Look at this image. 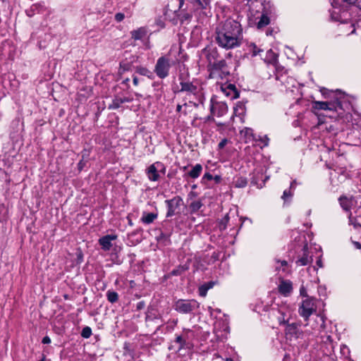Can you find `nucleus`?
<instances>
[{"label": "nucleus", "mask_w": 361, "mask_h": 361, "mask_svg": "<svg viewBox=\"0 0 361 361\" xmlns=\"http://www.w3.org/2000/svg\"><path fill=\"white\" fill-rule=\"evenodd\" d=\"M216 42L226 50L239 47L243 41V28L239 22L229 18L216 29Z\"/></svg>", "instance_id": "f257e3e1"}, {"label": "nucleus", "mask_w": 361, "mask_h": 361, "mask_svg": "<svg viewBox=\"0 0 361 361\" xmlns=\"http://www.w3.org/2000/svg\"><path fill=\"white\" fill-rule=\"evenodd\" d=\"M180 89L178 92L186 93L184 101H188L189 104L196 108H197L200 104L204 103V96L201 86L189 80H180Z\"/></svg>", "instance_id": "f03ea898"}, {"label": "nucleus", "mask_w": 361, "mask_h": 361, "mask_svg": "<svg viewBox=\"0 0 361 361\" xmlns=\"http://www.w3.org/2000/svg\"><path fill=\"white\" fill-rule=\"evenodd\" d=\"M207 68L209 72V78L223 80L230 75L227 63L224 59H221L210 66H207Z\"/></svg>", "instance_id": "7ed1b4c3"}, {"label": "nucleus", "mask_w": 361, "mask_h": 361, "mask_svg": "<svg viewBox=\"0 0 361 361\" xmlns=\"http://www.w3.org/2000/svg\"><path fill=\"white\" fill-rule=\"evenodd\" d=\"M200 305V302L194 299H178L174 302L173 308L180 314H194L199 309Z\"/></svg>", "instance_id": "20e7f679"}, {"label": "nucleus", "mask_w": 361, "mask_h": 361, "mask_svg": "<svg viewBox=\"0 0 361 361\" xmlns=\"http://www.w3.org/2000/svg\"><path fill=\"white\" fill-rule=\"evenodd\" d=\"M172 64L173 62L168 56H161L157 61L154 72L159 78L164 79L169 75Z\"/></svg>", "instance_id": "39448f33"}, {"label": "nucleus", "mask_w": 361, "mask_h": 361, "mask_svg": "<svg viewBox=\"0 0 361 361\" xmlns=\"http://www.w3.org/2000/svg\"><path fill=\"white\" fill-rule=\"evenodd\" d=\"M166 171V168L163 163L156 161L147 167L146 174L150 181H158L160 179V174L164 175Z\"/></svg>", "instance_id": "423d86ee"}, {"label": "nucleus", "mask_w": 361, "mask_h": 361, "mask_svg": "<svg viewBox=\"0 0 361 361\" xmlns=\"http://www.w3.org/2000/svg\"><path fill=\"white\" fill-rule=\"evenodd\" d=\"M312 107L317 110H329L336 112L343 109L342 103L338 98L330 102L314 101L312 103Z\"/></svg>", "instance_id": "0eeeda50"}, {"label": "nucleus", "mask_w": 361, "mask_h": 361, "mask_svg": "<svg viewBox=\"0 0 361 361\" xmlns=\"http://www.w3.org/2000/svg\"><path fill=\"white\" fill-rule=\"evenodd\" d=\"M315 300L312 298H307L304 300L299 307V314L307 320L309 317L316 312Z\"/></svg>", "instance_id": "6e6552de"}, {"label": "nucleus", "mask_w": 361, "mask_h": 361, "mask_svg": "<svg viewBox=\"0 0 361 361\" xmlns=\"http://www.w3.org/2000/svg\"><path fill=\"white\" fill-rule=\"evenodd\" d=\"M299 326L300 325L296 323L287 324L285 329L286 338L293 341L302 338L303 332Z\"/></svg>", "instance_id": "1a4fd4ad"}, {"label": "nucleus", "mask_w": 361, "mask_h": 361, "mask_svg": "<svg viewBox=\"0 0 361 361\" xmlns=\"http://www.w3.org/2000/svg\"><path fill=\"white\" fill-rule=\"evenodd\" d=\"M165 203L167 207L166 217H171L178 213L176 209L183 204V200L180 196H176L165 200Z\"/></svg>", "instance_id": "9d476101"}, {"label": "nucleus", "mask_w": 361, "mask_h": 361, "mask_svg": "<svg viewBox=\"0 0 361 361\" xmlns=\"http://www.w3.org/2000/svg\"><path fill=\"white\" fill-rule=\"evenodd\" d=\"M202 54L207 60V66H210L221 59L219 51L216 47H205L202 50Z\"/></svg>", "instance_id": "9b49d317"}, {"label": "nucleus", "mask_w": 361, "mask_h": 361, "mask_svg": "<svg viewBox=\"0 0 361 361\" xmlns=\"http://www.w3.org/2000/svg\"><path fill=\"white\" fill-rule=\"evenodd\" d=\"M44 12H47L50 14L51 11L49 8L46 6L43 1L34 4L29 8L25 10L26 15L30 18L34 16L36 13H42Z\"/></svg>", "instance_id": "f8f14e48"}, {"label": "nucleus", "mask_w": 361, "mask_h": 361, "mask_svg": "<svg viewBox=\"0 0 361 361\" xmlns=\"http://www.w3.org/2000/svg\"><path fill=\"white\" fill-rule=\"evenodd\" d=\"M210 109L213 115L221 117L227 113L228 106L225 102H213V99H211Z\"/></svg>", "instance_id": "ddd939ff"}, {"label": "nucleus", "mask_w": 361, "mask_h": 361, "mask_svg": "<svg viewBox=\"0 0 361 361\" xmlns=\"http://www.w3.org/2000/svg\"><path fill=\"white\" fill-rule=\"evenodd\" d=\"M270 314L272 316H276L279 324L280 325L281 324H286L290 317V312L286 307H281L279 310H275L274 308H272V310L270 312Z\"/></svg>", "instance_id": "4468645a"}, {"label": "nucleus", "mask_w": 361, "mask_h": 361, "mask_svg": "<svg viewBox=\"0 0 361 361\" xmlns=\"http://www.w3.org/2000/svg\"><path fill=\"white\" fill-rule=\"evenodd\" d=\"M222 92L231 99H237L239 97V92L234 84L226 82L221 85Z\"/></svg>", "instance_id": "2eb2a0df"}, {"label": "nucleus", "mask_w": 361, "mask_h": 361, "mask_svg": "<svg viewBox=\"0 0 361 361\" xmlns=\"http://www.w3.org/2000/svg\"><path fill=\"white\" fill-rule=\"evenodd\" d=\"M117 239L116 235H106L100 238L98 240L99 245L104 251H109L112 247V240Z\"/></svg>", "instance_id": "dca6fc26"}, {"label": "nucleus", "mask_w": 361, "mask_h": 361, "mask_svg": "<svg viewBox=\"0 0 361 361\" xmlns=\"http://www.w3.org/2000/svg\"><path fill=\"white\" fill-rule=\"evenodd\" d=\"M279 292L283 296H289L293 291V284L289 280H281L279 286Z\"/></svg>", "instance_id": "f3484780"}, {"label": "nucleus", "mask_w": 361, "mask_h": 361, "mask_svg": "<svg viewBox=\"0 0 361 361\" xmlns=\"http://www.w3.org/2000/svg\"><path fill=\"white\" fill-rule=\"evenodd\" d=\"M133 101V98L130 97H115V98L112 100L111 103L109 105V109H117L121 106V105L126 102H131Z\"/></svg>", "instance_id": "a211bd4d"}, {"label": "nucleus", "mask_w": 361, "mask_h": 361, "mask_svg": "<svg viewBox=\"0 0 361 361\" xmlns=\"http://www.w3.org/2000/svg\"><path fill=\"white\" fill-rule=\"evenodd\" d=\"M157 217H158L157 212L148 213L146 212H143L142 217L140 219V221L145 225H149V224L153 223L154 221L157 219Z\"/></svg>", "instance_id": "6ab92c4d"}, {"label": "nucleus", "mask_w": 361, "mask_h": 361, "mask_svg": "<svg viewBox=\"0 0 361 361\" xmlns=\"http://www.w3.org/2000/svg\"><path fill=\"white\" fill-rule=\"evenodd\" d=\"M190 334H192V332L190 329H185L183 335L176 336L175 342L179 344L180 349L186 347V338H188Z\"/></svg>", "instance_id": "aec40b11"}, {"label": "nucleus", "mask_w": 361, "mask_h": 361, "mask_svg": "<svg viewBox=\"0 0 361 361\" xmlns=\"http://www.w3.org/2000/svg\"><path fill=\"white\" fill-rule=\"evenodd\" d=\"M312 257H309V254L307 250L304 248L303 255L300 257L297 261L296 264L298 266H305L309 263L312 262Z\"/></svg>", "instance_id": "412c9836"}, {"label": "nucleus", "mask_w": 361, "mask_h": 361, "mask_svg": "<svg viewBox=\"0 0 361 361\" xmlns=\"http://www.w3.org/2000/svg\"><path fill=\"white\" fill-rule=\"evenodd\" d=\"M341 207L345 211H350L353 205V199L346 196H341L338 199Z\"/></svg>", "instance_id": "4be33fe9"}, {"label": "nucleus", "mask_w": 361, "mask_h": 361, "mask_svg": "<svg viewBox=\"0 0 361 361\" xmlns=\"http://www.w3.org/2000/svg\"><path fill=\"white\" fill-rule=\"evenodd\" d=\"M202 171V166L200 164H195L192 169L188 173V176L192 178H197Z\"/></svg>", "instance_id": "5701e85b"}, {"label": "nucleus", "mask_w": 361, "mask_h": 361, "mask_svg": "<svg viewBox=\"0 0 361 361\" xmlns=\"http://www.w3.org/2000/svg\"><path fill=\"white\" fill-rule=\"evenodd\" d=\"M214 284L215 283L214 281H209L200 286L198 288L199 295L201 297H205L207 295V291L212 288Z\"/></svg>", "instance_id": "b1692460"}, {"label": "nucleus", "mask_w": 361, "mask_h": 361, "mask_svg": "<svg viewBox=\"0 0 361 361\" xmlns=\"http://www.w3.org/2000/svg\"><path fill=\"white\" fill-rule=\"evenodd\" d=\"M232 184L235 188H243L247 185V180L245 177L235 176L233 178Z\"/></svg>", "instance_id": "393cba45"}, {"label": "nucleus", "mask_w": 361, "mask_h": 361, "mask_svg": "<svg viewBox=\"0 0 361 361\" xmlns=\"http://www.w3.org/2000/svg\"><path fill=\"white\" fill-rule=\"evenodd\" d=\"M146 35L147 30L142 27L131 32V37L135 40L142 39Z\"/></svg>", "instance_id": "a878e982"}, {"label": "nucleus", "mask_w": 361, "mask_h": 361, "mask_svg": "<svg viewBox=\"0 0 361 361\" xmlns=\"http://www.w3.org/2000/svg\"><path fill=\"white\" fill-rule=\"evenodd\" d=\"M245 113V106L243 103L239 102L233 107V116H243Z\"/></svg>", "instance_id": "bb28decb"}, {"label": "nucleus", "mask_w": 361, "mask_h": 361, "mask_svg": "<svg viewBox=\"0 0 361 361\" xmlns=\"http://www.w3.org/2000/svg\"><path fill=\"white\" fill-rule=\"evenodd\" d=\"M295 185V181L294 180L291 183L289 189L285 190L283 191L281 198L283 200L284 202H288L290 201L291 197L293 196L292 190L294 189Z\"/></svg>", "instance_id": "cd10ccee"}, {"label": "nucleus", "mask_w": 361, "mask_h": 361, "mask_svg": "<svg viewBox=\"0 0 361 361\" xmlns=\"http://www.w3.org/2000/svg\"><path fill=\"white\" fill-rule=\"evenodd\" d=\"M135 73H138L140 75L146 76L148 78H152L153 76V73L150 71L147 68L137 66L135 68Z\"/></svg>", "instance_id": "c85d7f7f"}, {"label": "nucleus", "mask_w": 361, "mask_h": 361, "mask_svg": "<svg viewBox=\"0 0 361 361\" xmlns=\"http://www.w3.org/2000/svg\"><path fill=\"white\" fill-rule=\"evenodd\" d=\"M270 23V18L269 17L265 14H262L259 21L257 23V28L258 30H261L265 26L268 25Z\"/></svg>", "instance_id": "c756f323"}, {"label": "nucleus", "mask_w": 361, "mask_h": 361, "mask_svg": "<svg viewBox=\"0 0 361 361\" xmlns=\"http://www.w3.org/2000/svg\"><path fill=\"white\" fill-rule=\"evenodd\" d=\"M240 134L248 139H252L253 140H257V137H255L254 135L253 130L250 128H244L240 130Z\"/></svg>", "instance_id": "7c9ffc66"}, {"label": "nucleus", "mask_w": 361, "mask_h": 361, "mask_svg": "<svg viewBox=\"0 0 361 361\" xmlns=\"http://www.w3.org/2000/svg\"><path fill=\"white\" fill-rule=\"evenodd\" d=\"M188 269V265H180L173 270L171 271V274L172 276H180L183 274L186 270Z\"/></svg>", "instance_id": "2f4dec72"}, {"label": "nucleus", "mask_w": 361, "mask_h": 361, "mask_svg": "<svg viewBox=\"0 0 361 361\" xmlns=\"http://www.w3.org/2000/svg\"><path fill=\"white\" fill-rule=\"evenodd\" d=\"M106 298L109 302L114 303L118 300V295L116 292L109 290L106 292Z\"/></svg>", "instance_id": "473e14b6"}, {"label": "nucleus", "mask_w": 361, "mask_h": 361, "mask_svg": "<svg viewBox=\"0 0 361 361\" xmlns=\"http://www.w3.org/2000/svg\"><path fill=\"white\" fill-rule=\"evenodd\" d=\"M202 206V203L200 200L193 201L190 204V209L192 213L197 212Z\"/></svg>", "instance_id": "72a5a7b5"}, {"label": "nucleus", "mask_w": 361, "mask_h": 361, "mask_svg": "<svg viewBox=\"0 0 361 361\" xmlns=\"http://www.w3.org/2000/svg\"><path fill=\"white\" fill-rule=\"evenodd\" d=\"M348 219L349 224L353 225L355 228L358 229L361 228V223L359 222L357 218L353 217L351 213L350 214Z\"/></svg>", "instance_id": "f704fd0d"}, {"label": "nucleus", "mask_w": 361, "mask_h": 361, "mask_svg": "<svg viewBox=\"0 0 361 361\" xmlns=\"http://www.w3.org/2000/svg\"><path fill=\"white\" fill-rule=\"evenodd\" d=\"M190 3H191L193 6H197V8L204 9L206 8V6L207 4V2H202L201 0H187Z\"/></svg>", "instance_id": "c9c22d12"}, {"label": "nucleus", "mask_w": 361, "mask_h": 361, "mask_svg": "<svg viewBox=\"0 0 361 361\" xmlns=\"http://www.w3.org/2000/svg\"><path fill=\"white\" fill-rule=\"evenodd\" d=\"M92 335V329L89 326H85L82 329L81 331V336L85 338H88Z\"/></svg>", "instance_id": "e433bc0d"}, {"label": "nucleus", "mask_w": 361, "mask_h": 361, "mask_svg": "<svg viewBox=\"0 0 361 361\" xmlns=\"http://www.w3.org/2000/svg\"><path fill=\"white\" fill-rule=\"evenodd\" d=\"M255 140L260 141L263 144V145L261 147H264L268 146L269 139L267 137V135H264V136H258V138H257V140Z\"/></svg>", "instance_id": "4c0bfd02"}, {"label": "nucleus", "mask_w": 361, "mask_h": 361, "mask_svg": "<svg viewBox=\"0 0 361 361\" xmlns=\"http://www.w3.org/2000/svg\"><path fill=\"white\" fill-rule=\"evenodd\" d=\"M250 47L252 56H255L262 51V50L259 49L255 44H252Z\"/></svg>", "instance_id": "58836bf2"}, {"label": "nucleus", "mask_w": 361, "mask_h": 361, "mask_svg": "<svg viewBox=\"0 0 361 361\" xmlns=\"http://www.w3.org/2000/svg\"><path fill=\"white\" fill-rule=\"evenodd\" d=\"M190 106H192V104H189L188 102H185L183 104H178L176 106V112L183 114V108H188Z\"/></svg>", "instance_id": "ea45409f"}, {"label": "nucleus", "mask_w": 361, "mask_h": 361, "mask_svg": "<svg viewBox=\"0 0 361 361\" xmlns=\"http://www.w3.org/2000/svg\"><path fill=\"white\" fill-rule=\"evenodd\" d=\"M213 180V176L210 173H205L202 178L201 183L207 184V181Z\"/></svg>", "instance_id": "a19ab883"}, {"label": "nucleus", "mask_w": 361, "mask_h": 361, "mask_svg": "<svg viewBox=\"0 0 361 361\" xmlns=\"http://www.w3.org/2000/svg\"><path fill=\"white\" fill-rule=\"evenodd\" d=\"M228 216L226 215L225 217L223 219H221V221L219 223V228L221 230H224L226 228V224L228 221Z\"/></svg>", "instance_id": "79ce46f5"}, {"label": "nucleus", "mask_w": 361, "mask_h": 361, "mask_svg": "<svg viewBox=\"0 0 361 361\" xmlns=\"http://www.w3.org/2000/svg\"><path fill=\"white\" fill-rule=\"evenodd\" d=\"M277 264H280V266H276V269H280L282 268L283 271L285 270V267L287 266V262L286 260L276 259Z\"/></svg>", "instance_id": "37998d69"}, {"label": "nucleus", "mask_w": 361, "mask_h": 361, "mask_svg": "<svg viewBox=\"0 0 361 361\" xmlns=\"http://www.w3.org/2000/svg\"><path fill=\"white\" fill-rule=\"evenodd\" d=\"M228 142V140L226 138L221 140V141L218 145L219 149H222L227 145Z\"/></svg>", "instance_id": "c03bdc74"}, {"label": "nucleus", "mask_w": 361, "mask_h": 361, "mask_svg": "<svg viewBox=\"0 0 361 361\" xmlns=\"http://www.w3.org/2000/svg\"><path fill=\"white\" fill-rule=\"evenodd\" d=\"M125 18V16L123 13H117L116 15H115V20L119 23V22H121Z\"/></svg>", "instance_id": "a18cd8bd"}, {"label": "nucleus", "mask_w": 361, "mask_h": 361, "mask_svg": "<svg viewBox=\"0 0 361 361\" xmlns=\"http://www.w3.org/2000/svg\"><path fill=\"white\" fill-rule=\"evenodd\" d=\"M145 307V302L144 301H140L136 305V310H141Z\"/></svg>", "instance_id": "49530a36"}, {"label": "nucleus", "mask_w": 361, "mask_h": 361, "mask_svg": "<svg viewBox=\"0 0 361 361\" xmlns=\"http://www.w3.org/2000/svg\"><path fill=\"white\" fill-rule=\"evenodd\" d=\"M317 319L319 320V322H321V324H320L321 328H323L325 326V323H324L323 317L317 315Z\"/></svg>", "instance_id": "de8ad7c7"}, {"label": "nucleus", "mask_w": 361, "mask_h": 361, "mask_svg": "<svg viewBox=\"0 0 361 361\" xmlns=\"http://www.w3.org/2000/svg\"><path fill=\"white\" fill-rule=\"evenodd\" d=\"M42 342L44 344H49L51 343V338L48 336H46L42 338Z\"/></svg>", "instance_id": "09e8293b"}, {"label": "nucleus", "mask_w": 361, "mask_h": 361, "mask_svg": "<svg viewBox=\"0 0 361 361\" xmlns=\"http://www.w3.org/2000/svg\"><path fill=\"white\" fill-rule=\"evenodd\" d=\"M213 180L215 181L216 183H219L221 180V176L216 175L215 176H213Z\"/></svg>", "instance_id": "8fccbe9b"}, {"label": "nucleus", "mask_w": 361, "mask_h": 361, "mask_svg": "<svg viewBox=\"0 0 361 361\" xmlns=\"http://www.w3.org/2000/svg\"><path fill=\"white\" fill-rule=\"evenodd\" d=\"M128 64L126 63H120V69H122L123 71H126L128 70Z\"/></svg>", "instance_id": "3c124183"}, {"label": "nucleus", "mask_w": 361, "mask_h": 361, "mask_svg": "<svg viewBox=\"0 0 361 361\" xmlns=\"http://www.w3.org/2000/svg\"><path fill=\"white\" fill-rule=\"evenodd\" d=\"M133 84H134L135 85H136V86H137V85H138V83H139L138 78H137L136 76H135V75H133Z\"/></svg>", "instance_id": "603ef678"}, {"label": "nucleus", "mask_w": 361, "mask_h": 361, "mask_svg": "<svg viewBox=\"0 0 361 361\" xmlns=\"http://www.w3.org/2000/svg\"><path fill=\"white\" fill-rule=\"evenodd\" d=\"M353 245L357 249H361V244L359 242L354 241Z\"/></svg>", "instance_id": "864d4df0"}, {"label": "nucleus", "mask_w": 361, "mask_h": 361, "mask_svg": "<svg viewBox=\"0 0 361 361\" xmlns=\"http://www.w3.org/2000/svg\"><path fill=\"white\" fill-rule=\"evenodd\" d=\"M267 54H271L273 55V59H272V61H276V56L274 54V52L272 51L271 49H269L268 51H267Z\"/></svg>", "instance_id": "5fc2aeb1"}, {"label": "nucleus", "mask_w": 361, "mask_h": 361, "mask_svg": "<svg viewBox=\"0 0 361 361\" xmlns=\"http://www.w3.org/2000/svg\"><path fill=\"white\" fill-rule=\"evenodd\" d=\"M343 1L349 4H353L357 1V0H343Z\"/></svg>", "instance_id": "6e6d98bb"}, {"label": "nucleus", "mask_w": 361, "mask_h": 361, "mask_svg": "<svg viewBox=\"0 0 361 361\" xmlns=\"http://www.w3.org/2000/svg\"><path fill=\"white\" fill-rule=\"evenodd\" d=\"M272 32H273V30H267V32H266V35L267 36L269 35H272Z\"/></svg>", "instance_id": "4d7b16f0"}, {"label": "nucleus", "mask_w": 361, "mask_h": 361, "mask_svg": "<svg viewBox=\"0 0 361 361\" xmlns=\"http://www.w3.org/2000/svg\"><path fill=\"white\" fill-rule=\"evenodd\" d=\"M326 341H329V342L332 341V338H331V336H329V335H326Z\"/></svg>", "instance_id": "13d9d810"}, {"label": "nucleus", "mask_w": 361, "mask_h": 361, "mask_svg": "<svg viewBox=\"0 0 361 361\" xmlns=\"http://www.w3.org/2000/svg\"><path fill=\"white\" fill-rule=\"evenodd\" d=\"M129 81H130V79L129 78H126V79L123 80L122 83L125 84V85H128Z\"/></svg>", "instance_id": "bf43d9fd"}, {"label": "nucleus", "mask_w": 361, "mask_h": 361, "mask_svg": "<svg viewBox=\"0 0 361 361\" xmlns=\"http://www.w3.org/2000/svg\"><path fill=\"white\" fill-rule=\"evenodd\" d=\"M188 107L186 108V109L183 108V114L186 115L188 114Z\"/></svg>", "instance_id": "052dcab7"}, {"label": "nucleus", "mask_w": 361, "mask_h": 361, "mask_svg": "<svg viewBox=\"0 0 361 361\" xmlns=\"http://www.w3.org/2000/svg\"><path fill=\"white\" fill-rule=\"evenodd\" d=\"M78 166H79V169L80 170L82 169V166H83V164H82V161H80L79 163H78Z\"/></svg>", "instance_id": "680f3d73"}, {"label": "nucleus", "mask_w": 361, "mask_h": 361, "mask_svg": "<svg viewBox=\"0 0 361 361\" xmlns=\"http://www.w3.org/2000/svg\"><path fill=\"white\" fill-rule=\"evenodd\" d=\"M128 224L132 226L133 225V223L131 219L128 217Z\"/></svg>", "instance_id": "e2e57ef3"}, {"label": "nucleus", "mask_w": 361, "mask_h": 361, "mask_svg": "<svg viewBox=\"0 0 361 361\" xmlns=\"http://www.w3.org/2000/svg\"><path fill=\"white\" fill-rule=\"evenodd\" d=\"M317 265H318L319 267H322L321 259L317 260Z\"/></svg>", "instance_id": "0e129e2a"}, {"label": "nucleus", "mask_w": 361, "mask_h": 361, "mask_svg": "<svg viewBox=\"0 0 361 361\" xmlns=\"http://www.w3.org/2000/svg\"><path fill=\"white\" fill-rule=\"evenodd\" d=\"M326 89H324V88L323 90H321V92H322V94H323V95H325V92H326Z\"/></svg>", "instance_id": "69168bd1"}, {"label": "nucleus", "mask_w": 361, "mask_h": 361, "mask_svg": "<svg viewBox=\"0 0 361 361\" xmlns=\"http://www.w3.org/2000/svg\"><path fill=\"white\" fill-rule=\"evenodd\" d=\"M225 326H226L225 331L226 332H228V326L227 325H225Z\"/></svg>", "instance_id": "338daca9"}, {"label": "nucleus", "mask_w": 361, "mask_h": 361, "mask_svg": "<svg viewBox=\"0 0 361 361\" xmlns=\"http://www.w3.org/2000/svg\"><path fill=\"white\" fill-rule=\"evenodd\" d=\"M226 361H233V359H231V358H227V359L226 360Z\"/></svg>", "instance_id": "774afa93"}]
</instances>
